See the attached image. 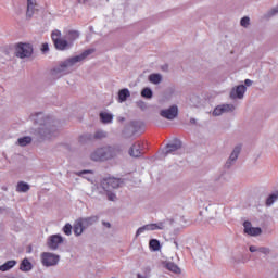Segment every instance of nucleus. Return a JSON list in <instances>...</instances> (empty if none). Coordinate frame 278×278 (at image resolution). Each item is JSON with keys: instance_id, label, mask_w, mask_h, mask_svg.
Wrapping results in <instances>:
<instances>
[{"instance_id": "nucleus-46", "label": "nucleus", "mask_w": 278, "mask_h": 278, "mask_svg": "<svg viewBox=\"0 0 278 278\" xmlns=\"http://www.w3.org/2000/svg\"><path fill=\"white\" fill-rule=\"evenodd\" d=\"M102 225L106 227V229H110L112 227V224H110L109 222H102Z\"/></svg>"}, {"instance_id": "nucleus-48", "label": "nucleus", "mask_w": 278, "mask_h": 278, "mask_svg": "<svg viewBox=\"0 0 278 278\" xmlns=\"http://www.w3.org/2000/svg\"><path fill=\"white\" fill-rule=\"evenodd\" d=\"M117 121H118L119 123H123V121H125V118H124V117H118Z\"/></svg>"}, {"instance_id": "nucleus-51", "label": "nucleus", "mask_w": 278, "mask_h": 278, "mask_svg": "<svg viewBox=\"0 0 278 278\" xmlns=\"http://www.w3.org/2000/svg\"><path fill=\"white\" fill-rule=\"evenodd\" d=\"M138 278H147V277H142V276L138 275Z\"/></svg>"}, {"instance_id": "nucleus-12", "label": "nucleus", "mask_w": 278, "mask_h": 278, "mask_svg": "<svg viewBox=\"0 0 278 278\" xmlns=\"http://www.w3.org/2000/svg\"><path fill=\"white\" fill-rule=\"evenodd\" d=\"M243 232L245 233V236L257 237V236H262V228L253 227V224H251V222H244Z\"/></svg>"}, {"instance_id": "nucleus-47", "label": "nucleus", "mask_w": 278, "mask_h": 278, "mask_svg": "<svg viewBox=\"0 0 278 278\" xmlns=\"http://www.w3.org/2000/svg\"><path fill=\"white\" fill-rule=\"evenodd\" d=\"M190 123H191V125H194V124L197 123V119L191 118V119H190Z\"/></svg>"}, {"instance_id": "nucleus-22", "label": "nucleus", "mask_w": 278, "mask_h": 278, "mask_svg": "<svg viewBox=\"0 0 278 278\" xmlns=\"http://www.w3.org/2000/svg\"><path fill=\"white\" fill-rule=\"evenodd\" d=\"M129 155L131 157H140L142 155V152L140 151V143H135L129 150Z\"/></svg>"}, {"instance_id": "nucleus-16", "label": "nucleus", "mask_w": 278, "mask_h": 278, "mask_svg": "<svg viewBox=\"0 0 278 278\" xmlns=\"http://www.w3.org/2000/svg\"><path fill=\"white\" fill-rule=\"evenodd\" d=\"M136 127H138V122H130L127 126H125L123 130L124 138H131V136L136 134Z\"/></svg>"}, {"instance_id": "nucleus-43", "label": "nucleus", "mask_w": 278, "mask_h": 278, "mask_svg": "<svg viewBox=\"0 0 278 278\" xmlns=\"http://www.w3.org/2000/svg\"><path fill=\"white\" fill-rule=\"evenodd\" d=\"M249 251H250L251 253H257V252H260V248H257V247H255V245H250Z\"/></svg>"}, {"instance_id": "nucleus-8", "label": "nucleus", "mask_w": 278, "mask_h": 278, "mask_svg": "<svg viewBox=\"0 0 278 278\" xmlns=\"http://www.w3.org/2000/svg\"><path fill=\"white\" fill-rule=\"evenodd\" d=\"M163 229H166V222H159L156 224H147L140 228L137 229L136 231V238L139 236H142L146 231H163Z\"/></svg>"}, {"instance_id": "nucleus-38", "label": "nucleus", "mask_w": 278, "mask_h": 278, "mask_svg": "<svg viewBox=\"0 0 278 278\" xmlns=\"http://www.w3.org/2000/svg\"><path fill=\"white\" fill-rule=\"evenodd\" d=\"M236 160L235 159H230V157H228V160L226 161V163H225V168H231V166H233V164H236Z\"/></svg>"}, {"instance_id": "nucleus-32", "label": "nucleus", "mask_w": 278, "mask_h": 278, "mask_svg": "<svg viewBox=\"0 0 278 278\" xmlns=\"http://www.w3.org/2000/svg\"><path fill=\"white\" fill-rule=\"evenodd\" d=\"M16 192H29V185L24 181L18 182L16 186Z\"/></svg>"}, {"instance_id": "nucleus-10", "label": "nucleus", "mask_w": 278, "mask_h": 278, "mask_svg": "<svg viewBox=\"0 0 278 278\" xmlns=\"http://www.w3.org/2000/svg\"><path fill=\"white\" fill-rule=\"evenodd\" d=\"M231 112H236V105L233 104H219L214 110L213 116H223V114H231Z\"/></svg>"}, {"instance_id": "nucleus-24", "label": "nucleus", "mask_w": 278, "mask_h": 278, "mask_svg": "<svg viewBox=\"0 0 278 278\" xmlns=\"http://www.w3.org/2000/svg\"><path fill=\"white\" fill-rule=\"evenodd\" d=\"M14 266H16V261L11 260V261H8L4 264H2L0 266V270H1V273H8V270H11V268H14Z\"/></svg>"}, {"instance_id": "nucleus-39", "label": "nucleus", "mask_w": 278, "mask_h": 278, "mask_svg": "<svg viewBox=\"0 0 278 278\" xmlns=\"http://www.w3.org/2000/svg\"><path fill=\"white\" fill-rule=\"evenodd\" d=\"M236 160L235 159H230V157H228V160L226 161V163H225V168H231V166H233V164H236Z\"/></svg>"}, {"instance_id": "nucleus-45", "label": "nucleus", "mask_w": 278, "mask_h": 278, "mask_svg": "<svg viewBox=\"0 0 278 278\" xmlns=\"http://www.w3.org/2000/svg\"><path fill=\"white\" fill-rule=\"evenodd\" d=\"M244 85L248 86V87H251V86H253V80H251V79H245V80H244Z\"/></svg>"}, {"instance_id": "nucleus-11", "label": "nucleus", "mask_w": 278, "mask_h": 278, "mask_svg": "<svg viewBox=\"0 0 278 278\" xmlns=\"http://www.w3.org/2000/svg\"><path fill=\"white\" fill-rule=\"evenodd\" d=\"M160 116L167 121H175V118L179 116V108L177 105H172L169 109L161 110Z\"/></svg>"}, {"instance_id": "nucleus-4", "label": "nucleus", "mask_w": 278, "mask_h": 278, "mask_svg": "<svg viewBox=\"0 0 278 278\" xmlns=\"http://www.w3.org/2000/svg\"><path fill=\"white\" fill-rule=\"evenodd\" d=\"M205 216L208 223L214 224L218 223L223 218V214L225 213V207L219 204H208L205 207Z\"/></svg>"}, {"instance_id": "nucleus-40", "label": "nucleus", "mask_w": 278, "mask_h": 278, "mask_svg": "<svg viewBox=\"0 0 278 278\" xmlns=\"http://www.w3.org/2000/svg\"><path fill=\"white\" fill-rule=\"evenodd\" d=\"M104 193L106 194L109 201H116V193L112 191H104Z\"/></svg>"}, {"instance_id": "nucleus-27", "label": "nucleus", "mask_w": 278, "mask_h": 278, "mask_svg": "<svg viewBox=\"0 0 278 278\" xmlns=\"http://www.w3.org/2000/svg\"><path fill=\"white\" fill-rule=\"evenodd\" d=\"M241 151H242V146H236V147L232 149V151H231V153H230V155H229L230 160H235V161L238 162V157H240Z\"/></svg>"}, {"instance_id": "nucleus-9", "label": "nucleus", "mask_w": 278, "mask_h": 278, "mask_svg": "<svg viewBox=\"0 0 278 278\" xmlns=\"http://www.w3.org/2000/svg\"><path fill=\"white\" fill-rule=\"evenodd\" d=\"M41 264L47 268L58 266V264H60V255L51 252H43L41 253Z\"/></svg>"}, {"instance_id": "nucleus-20", "label": "nucleus", "mask_w": 278, "mask_h": 278, "mask_svg": "<svg viewBox=\"0 0 278 278\" xmlns=\"http://www.w3.org/2000/svg\"><path fill=\"white\" fill-rule=\"evenodd\" d=\"M129 97H131V92L129 91V89H127V88L121 89L118 91L117 101H118V103H125V101H127V99H129Z\"/></svg>"}, {"instance_id": "nucleus-49", "label": "nucleus", "mask_w": 278, "mask_h": 278, "mask_svg": "<svg viewBox=\"0 0 278 278\" xmlns=\"http://www.w3.org/2000/svg\"><path fill=\"white\" fill-rule=\"evenodd\" d=\"M174 244H175L176 249H179V243L177 241H174Z\"/></svg>"}, {"instance_id": "nucleus-18", "label": "nucleus", "mask_w": 278, "mask_h": 278, "mask_svg": "<svg viewBox=\"0 0 278 278\" xmlns=\"http://www.w3.org/2000/svg\"><path fill=\"white\" fill-rule=\"evenodd\" d=\"M179 149H181V141L175 140L166 146L165 155H168V153H175V151H179Z\"/></svg>"}, {"instance_id": "nucleus-23", "label": "nucleus", "mask_w": 278, "mask_h": 278, "mask_svg": "<svg viewBox=\"0 0 278 278\" xmlns=\"http://www.w3.org/2000/svg\"><path fill=\"white\" fill-rule=\"evenodd\" d=\"M34 266L31 265V262H29L28 258H24L20 265V270L23 273H29Z\"/></svg>"}, {"instance_id": "nucleus-5", "label": "nucleus", "mask_w": 278, "mask_h": 278, "mask_svg": "<svg viewBox=\"0 0 278 278\" xmlns=\"http://www.w3.org/2000/svg\"><path fill=\"white\" fill-rule=\"evenodd\" d=\"M14 55L20 60H27L34 55V46L27 42H20L15 45Z\"/></svg>"}, {"instance_id": "nucleus-35", "label": "nucleus", "mask_w": 278, "mask_h": 278, "mask_svg": "<svg viewBox=\"0 0 278 278\" xmlns=\"http://www.w3.org/2000/svg\"><path fill=\"white\" fill-rule=\"evenodd\" d=\"M149 247L152 251H160V241L157 239H151Z\"/></svg>"}, {"instance_id": "nucleus-14", "label": "nucleus", "mask_w": 278, "mask_h": 278, "mask_svg": "<svg viewBox=\"0 0 278 278\" xmlns=\"http://www.w3.org/2000/svg\"><path fill=\"white\" fill-rule=\"evenodd\" d=\"M62 242H64V239L62 238V236L52 235L48 239V247L52 251H55L58 249V247H60V244H62Z\"/></svg>"}, {"instance_id": "nucleus-50", "label": "nucleus", "mask_w": 278, "mask_h": 278, "mask_svg": "<svg viewBox=\"0 0 278 278\" xmlns=\"http://www.w3.org/2000/svg\"><path fill=\"white\" fill-rule=\"evenodd\" d=\"M235 264H240V261H238V260H235Z\"/></svg>"}, {"instance_id": "nucleus-33", "label": "nucleus", "mask_w": 278, "mask_h": 278, "mask_svg": "<svg viewBox=\"0 0 278 278\" xmlns=\"http://www.w3.org/2000/svg\"><path fill=\"white\" fill-rule=\"evenodd\" d=\"M240 25H241V27H244V29H249V27L251 26V17L243 16L240 20Z\"/></svg>"}, {"instance_id": "nucleus-3", "label": "nucleus", "mask_w": 278, "mask_h": 278, "mask_svg": "<svg viewBox=\"0 0 278 278\" xmlns=\"http://www.w3.org/2000/svg\"><path fill=\"white\" fill-rule=\"evenodd\" d=\"M121 186V180L116 178H106L102 180L100 188L97 185H91L87 187V194L88 197H92L94 194V190H99L100 194L103 192H110L112 190H116Z\"/></svg>"}, {"instance_id": "nucleus-6", "label": "nucleus", "mask_w": 278, "mask_h": 278, "mask_svg": "<svg viewBox=\"0 0 278 278\" xmlns=\"http://www.w3.org/2000/svg\"><path fill=\"white\" fill-rule=\"evenodd\" d=\"M51 38L54 42L55 49L59 51H66V49H71V47H73V42L62 38V31L58 29L52 31Z\"/></svg>"}, {"instance_id": "nucleus-28", "label": "nucleus", "mask_w": 278, "mask_h": 278, "mask_svg": "<svg viewBox=\"0 0 278 278\" xmlns=\"http://www.w3.org/2000/svg\"><path fill=\"white\" fill-rule=\"evenodd\" d=\"M84 226L81 224V222L79 219H77L74 224V235L75 236H81V233H84Z\"/></svg>"}, {"instance_id": "nucleus-15", "label": "nucleus", "mask_w": 278, "mask_h": 278, "mask_svg": "<svg viewBox=\"0 0 278 278\" xmlns=\"http://www.w3.org/2000/svg\"><path fill=\"white\" fill-rule=\"evenodd\" d=\"M89 157L92 162H105V159L103 156V147L97 148L91 151Z\"/></svg>"}, {"instance_id": "nucleus-37", "label": "nucleus", "mask_w": 278, "mask_h": 278, "mask_svg": "<svg viewBox=\"0 0 278 278\" xmlns=\"http://www.w3.org/2000/svg\"><path fill=\"white\" fill-rule=\"evenodd\" d=\"M63 231H64L65 236H71V233H73V226L71 224H66L63 227Z\"/></svg>"}, {"instance_id": "nucleus-36", "label": "nucleus", "mask_w": 278, "mask_h": 278, "mask_svg": "<svg viewBox=\"0 0 278 278\" xmlns=\"http://www.w3.org/2000/svg\"><path fill=\"white\" fill-rule=\"evenodd\" d=\"M277 199H278V195L275 193L269 195L266 200V205H268V206L273 205V203H275V201H277Z\"/></svg>"}, {"instance_id": "nucleus-34", "label": "nucleus", "mask_w": 278, "mask_h": 278, "mask_svg": "<svg viewBox=\"0 0 278 278\" xmlns=\"http://www.w3.org/2000/svg\"><path fill=\"white\" fill-rule=\"evenodd\" d=\"M141 97H143L144 99H152L153 91L151 90V88L147 87V88L142 89Z\"/></svg>"}, {"instance_id": "nucleus-31", "label": "nucleus", "mask_w": 278, "mask_h": 278, "mask_svg": "<svg viewBox=\"0 0 278 278\" xmlns=\"http://www.w3.org/2000/svg\"><path fill=\"white\" fill-rule=\"evenodd\" d=\"M278 14V4L271 9H269L263 16L264 18H273V16H277Z\"/></svg>"}, {"instance_id": "nucleus-44", "label": "nucleus", "mask_w": 278, "mask_h": 278, "mask_svg": "<svg viewBox=\"0 0 278 278\" xmlns=\"http://www.w3.org/2000/svg\"><path fill=\"white\" fill-rule=\"evenodd\" d=\"M41 51L42 53H47V51H49V43H42Z\"/></svg>"}, {"instance_id": "nucleus-26", "label": "nucleus", "mask_w": 278, "mask_h": 278, "mask_svg": "<svg viewBox=\"0 0 278 278\" xmlns=\"http://www.w3.org/2000/svg\"><path fill=\"white\" fill-rule=\"evenodd\" d=\"M150 84H154L155 86H157V84H162V74H150L148 77Z\"/></svg>"}, {"instance_id": "nucleus-17", "label": "nucleus", "mask_w": 278, "mask_h": 278, "mask_svg": "<svg viewBox=\"0 0 278 278\" xmlns=\"http://www.w3.org/2000/svg\"><path fill=\"white\" fill-rule=\"evenodd\" d=\"M78 220H80V224L83 225L84 229H88V227H92L97 220H99L98 216H90V217H81Z\"/></svg>"}, {"instance_id": "nucleus-19", "label": "nucleus", "mask_w": 278, "mask_h": 278, "mask_svg": "<svg viewBox=\"0 0 278 278\" xmlns=\"http://www.w3.org/2000/svg\"><path fill=\"white\" fill-rule=\"evenodd\" d=\"M163 266L164 268L169 270V273H174L175 275H181V268H179V266H177V264L173 262H165L163 263Z\"/></svg>"}, {"instance_id": "nucleus-25", "label": "nucleus", "mask_w": 278, "mask_h": 278, "mask_svg": "<svg viewBox=\"0 0 278 278\" xmlns=\"http://www.w3.org/2000/svg\"><path fill=\"white\" fill-rule=\"evenodd\" d=\"M65 38L68 42H75V40H77V38H79V31L76 30H68L65 35Z\"/></svg>"}, {"instance_id": "nucleus-7", "label": "nucleus", "mask_w": 278, "mask_h": 278, "mask_svg": "<svg viewBox=\"0 0 278 278\" xmlns=\"http://www.w3.org/2000/svg\"><path fill=\"white\" fill-rule=\"evenodd\" d=\"M104 162L116 160L118 155H123V147L121 146H104L102 147Z\"/></svg>"}, {"instance_id": "nucleus-41", "label": "nucleus", "mask_w": 278, "mask_h": 278, "mask_svg": "<svg viewBox=\"0 0 278 278\" xmlns=\"http://www.w3.org/2000/svg\"><path fill=\"white\" fill-rule=\"evenodd\" d=\"M258 253H263V255H268V253H270V249L261 247L258 248Z\"/></svg>"}, {"instance_id": "nucleus-21", "label": "nucleus", "mask_w": 278, "mask_h": 278, "mask_svg": "<svg viewBox=\"0 0 278 278\" xmlns=\"http://www.w3.org/2000/svg\"><path fill=\"white\" fill-rule=\"evenodd\" d=\"M36 10V0H27L26 16L31 18L34 16V11Z\"/></svg>"}, {"instance_id": "nucleus-13", "label": "nucleus", "mask_w": 278, "mask_h": 278, "mask_svg": "<svg viewBox=\"0 0 278 278\" xmlns=\"http://www.w3.org/2000/svg\"><path fill=\"white\" fill-rule=\"evenodd\" d=\"M247 92V86L239 85L233 87L230 90L229 98L230 99H244V93Z\"/></svg>"}, {"instance_id": "nucleus-1", "label": "nucleus", "mask_w": 278, "mask_h": 278, "mask_svg": "<svg viewBox=\"0 0 278 278\" xmlns=\"http://www.w3.org/2000/svg\"><path fill=\"white\" fill-rule=\"evenodd\" d=\"M31 121L35 126L30 129V134L41 142H51L60 136V121L53 116L39 113L34 115Z\"/></svg>"}, {"instance_id": "nucleus-42", "label": "nucleus", "mask_w": 278, "mask_h": 278, "mask_svg": "<svg viewBox=\"0 0 278 278\" xmlns=\"http://www.w3.org/2000/svg\"><path fill=\"white\" fill-rule=\"evenodd\" d=\"M136 104L137 108H139L140 110H147V104L144 103V101H138Z\"/></svg>"}, {"instance_id": "nucleus-30", "label": "nucleus", "mask_w": 278, "mask_h": 278, "mask_svg": "<svg viewBox=\"0 0 278 278\" xmlns=\"http://www.w3.org/2000/svg\"><path fill=\"white\" fill-rule=\"evenodd\" d=\"M16 144H18V147H27L28 144H31V137H21L17 139Z\"/></svg>"}, {"instance_id": "nucleus-2", "label": "nucleus", "mask_w": 278, "mask_h": 278, "mask_svg": "<svg viewBox=\"0 0 278 278\" xmlns=\"http://www.w3.org/2000/svg\"><path fill=\"white\" fill-rule=\"evenodd\" d=\"M92 53H94V49H88L76 56H72V58L61 62L59 64V66L54 67L51 71L52 77H54V79H59V77H62L63 75H67L68 68H73V66H75V64H77L79 62H84V60H86V58H88V55H92Z\"/></svg>"}, {"instance_id": "nucleus-29", "label": "nucleus", "mask_w": 278, "mask_h": 278, "mask_svg": "<svg viewBox=\"0 0 278 278\" xmlns=\"http://www.w3.org/2000/svg\"><path fill=\"white\" fill-rule=\"evenodd\" d=\"M113 119H114L113 114H110V113H106V112L100 113V121L102 123H104V124L112 123Z\"/></svg>"}]
</instances>
